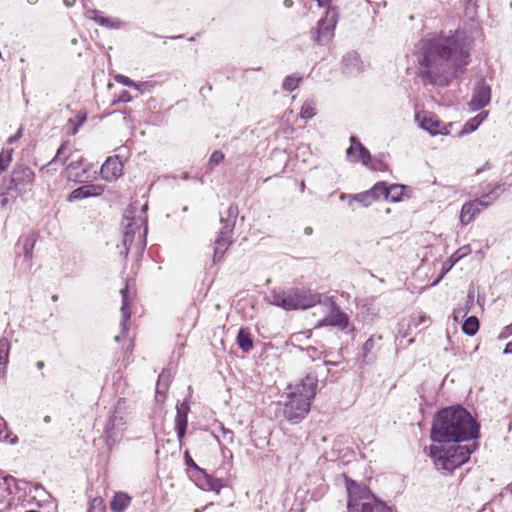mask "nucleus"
Masks as SVG:
<instances>
[{
  "mask_svg": "<svg viewBox=\"0 0 512 512\" xmlns=\"http://www.w3.org/2000/svg\"><path fill=\"white\" fill-rule=\"evenodd\" d=\"M478 329H479V321H478L477 317H475V316L468 317L462 325L463 333H465L466 335H469V336L475 335L476 332L478 331Z\"/></svg>",
  "mask_w": 512,
  "mask_h": 512,
  "instance_id": "a878e982",
  "label": "nucleus"
},
{
  "mask_svg": "<svg viewBox=\"0 0 512 512\" xmlns=\"http://www.w3.org/2000/svg\"><path fill=\"white\" fill-rule=\"evenodd\" d=\"M468 57V46L457 34L420 40L413 53V62L417 75L425 83L445 86L456 77L458 69L468 63Z\"/></svg>",
  "mask_w": 512,
  "mask_h": 512,
  "instance_id": "f257e3e1",
  "label": "nucleus"
},
{
  "mask_svg": "<svg viewBox=\"0 0 512 512\" xmlns=\"http://www.w3.org/2000/svg\"><path fill=\"white\" fill-rule=\"evenodd\" d=\"M76 0H63V3L67 6V7H71L75 4Z\"/></svg>",
  "mask_w": 512,
  "mask_h": 512,
  "instance_id": "13d9d810",
  "label": "nucleus"
},
{
  "mask_svg": "<svg viewBox=\"0 0 512 512\" xmlns=\"http://www.w3.org/2000/svg\"><path fill=\"white\" fill-rule=\"evenodd\" d=\"M343 72L349 75L356 74L362 69V62L357 53L349 52L343 58Z\"/></svg>",
  "mask_w": 512,
  "mask_h": 512,
  "instance_id": "4be33fe9",
  "label": "nucleus"
},
{
  "mask_svg": "<svg viewBox=\"0 0 512 512\" xmlns=\"http://www.w3.org/2000/svg\"><path fill=\"white\" fill-rule=\"evenodd\" d=\"M471 450L455 443L436 442L429 447V455L438 470L451 472L468 461Z\"/></svg>",
  "mask_w": 512,
  "mask_h": 512,
  "instance_id": "20e7f679",
  "label": "nucleus"
},
{
  "mask_svg": "<svg viewBox=\"0 0 512 512\" xmlns=\"http://www.w3.org/2000/svg\"><path fill=\"white\" fill-rule=\"evenodd\" d=\"M168 379V376L163 372L159 375L156 392L157 394L165 393L168 387V384L165 382Z\"/></svg>",
  "mask_w": 512,
  "mask_h": 512,
  "instance_id": "c9c22d12",
  "label": "nucleus"
},
{
  "mask_svg": "<svg viewBox=\"0 0 512 512\" xmlns=\"http://www.w3.org/2000/svg\"><path fill=\"white\" fill-rule=\"evenodd\" d=\"M123 173V164L118 157H109L101 167V176L106 181H115Z\"/></svg>",
  "mask_w": 512,
  "mask_h": 512,
  "instance_id": "a211bd4d",
  "label": "nucleus"
},
{
  "mask_svg": "<svg viewBox=\"0 0 512 512\" xmlns=\"http://www.w3.org/2000/svg\"><path fill=\"white\" fill-rule=\"evenodd\" d=\"M122 296V306H121V329L123 332L127 330L126 323L130 319L131 316V310H130V303L133 301L135 296L134 289L130 286L129 282H126V285L124 288L120 291Z\"/></svg>",
  "mask_w": 512,
  "mask_h": 512,
  "instance_id": "2eb2a0df",
  "label": "nucleus"
},
{
  "mask_svg": "<svg viewBox=\"0 0 512 512\" xmlns=\"http://www.w3.org/2000/svg\"><path fill=\"white\" fill-rule=\"evenodd\" d=\"M21 135H22V128H19L18 132L15 135L10 136L8 138V143H14L21 137Z\"/></svg>",
  "mask_w": 512,
  "mask_h": 512,
  "instance_id": "8fccbe9b",
  "label": "nucleus"
},
{
  "mask_svg": "<svg viewBox=\"0 0 512 512\" xmlns=\"http://www.w3.org/2000/svg\"><path fill=\"white\" fill-rule=\"evenodd\" d=\"M316 115V103L312 100H307L303 103L300 111V117L308 120Z\"/></svg>",
  "mask_w": 512,
  "mask_h": 512,
  "instance_id": "bb28decb",
  "label": "nucleus"
},
{
  "mask_svg": "<svg viewBox=\"0 0 512 512\" xmlns=\"http://www.w3.org/2000/svg\"><path fill=\"white\" fill-rule=\"evenodd\" d=\"M473 298H474L473 294H472V293H470V294L468 295V302L470 301V302L472 303V302H473Z\"/></svg>",
  "mask_w": 512,
  "mask_h": 512,
  "instance_id": "338daca9",
  "label": "nucleus"
},
{
  "mask_svg": "<svg viewBox=\"0 0 512 512\" xmlns=\"http://www.w3.org/2000/svg\"><path fill=\"white\" fill-rule=\"evenodd\" d=\"M468 310H469L468 307H466L465 309H461V308L455 309L453 312L454 319L458 320L459 317L465 316L468 313Z\"/></svg>",
  "mask_w": 512,
  "mask_h": 512,
  "instance_id": "a18cd8bd",
  "label": "nucleus"
},
{
  "mask_svg": "<svg viewBox=\"0 0 512 512\" xmlns=\"http://www.w3.org/2000/svg\"><path fill=\"white\" fill-rule=\"evenodd\" d=\"M36 367H37L38 369H42V368L44 367V362H43V361H38V362L36 363Z\"/></svg>",
  "mask_w": 512,
  "mask_h": 512,
  "instance_id": "0e129e2a",
  "label": "nucleus"
},
{
  "mask_svg": "<svg viewBox=\"0 0 512 512\" xmlns=\"http://www.w3.org/2000/svg\"><path fill=\"white\" fill-rule=\"evenodd\" d=\"M349 512H391L384 502L376 499L366 488H361L355 483L348 487Z\"/></svg>",
  "mask_w": 512,
  "mask_h": 512,
  "instance_id": "423d86ee",
  "label": "nucleus"
},
{
  "mask_svg": "<svg viewBox=\"0 0 512 512\" xmlns=\"http://www.w3.org/2000/svg\"><path fill=\"white\" fill-rule=\"evenodd\" d=\"M138 205L137 203H132L124 212L123 215V225L125 226V232L123 236V246L125 251L121 254L125 256L128 254L129 248L133 242L135 237L136 230L139 232V236L143 238V242H145L146 234H147V219L146 217L136 216Z\"/></svg>",
  "mask_w": 512,
  "mask_h": 512,
  "instance_id": "0eeeda50",
  "label": "nucleus"
},
{
  "mask_svg": "<svg viewBox=\"0 0 512 512\" xmlns=\"http://www.w3.org/2000/svg\"><path fill=\"white\" fill-rule=\"evenodd\" d=\"M483 117L481 115H477L471 121L466 123L465 130L466 131H474L482 122Z\"/></svg>",
  "mask_w": 512,
  "mask_h": 512,
  "instance_id": "ea45409f",
  "label": "nucleus"
},
{
  "mask_svg": "<svg viewBox=\"0 0 512 512\" xmlns=\"http://www.w3.org/2000/svg\"><path fill=\"white\" fill-rule=\"evenodd\" d=\"M455 253L458 254L460 259H462L463 257L471 253V248L469 245H465L460 247Z\"/></svg>",
  "mask_w": 512,
  "mask_h": 512,
  "instance_id": "c03bdc74",
  "label": "nucleus"
},
{
  "mask_svg": "<svg viewBox=\"0 0 512 512\" xmlns=\"http://www.w3.org/2000/svg\"><path fill=\"white\" fill-rule=\"evenodd\" d=\"M317 385V376L308 374L298 383L287 387L286 400L281 408V414L287 421L299 423L306 417L316 395Z\"/></svg>",
  "mask_w": 512,
  "mask_h": 512,
  "instance_id": "7ed1b4c3",
  "label": "nucleus"
},
{
  "mask_svg": "<svg viewBox=\"0 0 512 512\" xmlns=\"http://www.w3.org/2000/svg\"><path fill=\"white\" fill-rule=\"evenodd\" d=\"M10 344L6 338L0 339V369H4L7 364Z\"/></svg>",
  "mask_w": 512,
  "mask_h": 512,
  "instance_id": "cd10ccee",
  "label": "nucleus"
},
{
  "mask_svg": "<svg viewBox=\"0 0 512 512\" xmlns=\"http://www.w3.org/2000/svg\"><path fill=\"white\" fill-rule=\"evenodd\" d=\"M479 426L462 407L445 408L435 417L431 429L434 442L456 443L477 438Z\"/></svg>",
  "mask_w": 512,
  "mask_h": 512,
  "instance_id": "f03ea898",
  "label": "nucleus"
},
{
  "mask_svg": "<svg viewBox=\"0 0 512 512\" xmlns=\"http://www.w3.org/2000/svg\"><path fill=\"white\" fill-rule=\"evenodd\" d=\"M488 198H490V196L485 195L473 202L465 203L461 209V223L463 225L469 224L478 213H480L484 208H486L490 204V202L486 200Z\"/></svg>",
  "mask_w": 512,
  "mask_h": 512,
  "instance_id": "f8f14e48",
  "label": "nucleus"
},
{
  "mask_svg": "<svg viewBox=\"0 0 512 512\" xmlns=\"http://www.w3.org/2000/svg\"><path fill=\"white\" fill-rule=\"evenodd\" d=\"M37 1H38V0H27V2H28L29 4H35V3H37Z\"/></svg>",
  "mask_w": 512,
  "mask_h": 512,
  "instance_id": "774afa93",
  "label": "nucleus"
},
{
  "mask_svg": "<svg viewBox=\"0 0 512 512\" xmlns=\"http://www.w3.org/2000/svg\"><path fill=\"white\" fill-rule=\"evenodd\" d=\"M429 319L428 317H426L425 315H421L418 319V321L414 324L416 327L421 325V324H424L425 322H427Z\"/></svg>",
  "mask_w": 512,
  "mask_h": 512,
  "instance_id": "864d4df0",
  "label": "nucleus"
},
{
  "mask_svg": "<svg viewBox=\"0 0 512 512\" xmlns=\"http://www.w3.org/2000/svg\"><path fill=\"white\" fill-rule=\"evenodd\" d=\"M34 172L28 167H18L14 169L10 184L15 190H19L25 185H30L34 181Z\"/></svg>",
  "mask_w": 512,
  "mask_h": 512,
  "instance_id": "6ab92c4d",
  "label": "nucleus"
},
{
  "mask_svg": "<svg viewBox=\"0 0 512 512\" xmlns=\"http://www.w3.org/2000/svg\"><path fill=\"white\" fill-rule=\"evenodd\" d=\"M325 365H337V362H331V361H324Z\"/></svg>",
  "mask_w": 512,
  "mask_h": 512,
  "instance_id": "69168bd1",
  "label": "nucleus"
},
{
  "mask_svg": "<svg viewBox=\"0 0 512 512\" xmlns=\"http://www.w3.org/2000/svg\"><path fill=\"white\" fill-rule=\"evenodd\" d=\"M81 163L79 161L71 162L68 164L66 171H67V178L69 180H73L75 182H80V175L78 172H75L79 169Z\"/></svg>",
  "mask_w": 512,
  "mask_h": 512,
  "instance_id": "7c9ffc66",
  "label": "nucleus"
},
{
  "mask_svg": "<svg viewBox=\"0 0 512 512\" xmlns=\"http://www.w3.org/2000/svg\"><path fill=\"white\" fill-rule=\"evenodd\" d=\"M13 149H6L0 153V174L5 171L12 161Z\"/></svg>",
  "mask_w": 512,
  "mask_h": 512,
  "instance_id": "c756f323",
  "label": "nucleus"
},
{
  "mask_svg": "<svg viewBox=\"0 0 512 512\" xmlns=\"http://www.w3.org/2000/svg\"><path fill=\"white\" fill-rule=\"evenodd\" d=\"M306 351L312 360L319 358L321 355H324V357H327V354H326V351L324 350L323 345H321L320 347L309 346V347H307Z\"/></svg>",
  "mask_w": 512,
  "mask_h": 512,
  "instance_id": "2f4dec72",
  "label": "nucleus"
},
{
  "mask_svg": "<svg viewBox=\"0 0 512 512\" xmlns=\"http://www.w3.org/2000/svg\"><path fill=\"white\" fill-rule=\"evenodd\" d=\"M185 459H186V463H187V465L192 466V467H195V468H197V469H198V466H197V465L194 463V461L190 458V456H189V454H188V452H187V451H186V453H185Z\"/></svg>",
  "mask_w": 512,
  "mask_h": 512,
  "instance_id": "603ef678",
  "label": "nucleus"
},
{
  "mask_svg": "<svg viewBox=\"0 0 512 512\" xmlns=\"http://www.w3.org/2000/svg\"><path fill=\"white\" fill-rule=\"evenodd\" d=\"M372 345H373V340L370 338V339H368V340L365 342V344H364V349H365V350H368V349H370V348L372 347Z\"/></svg>",
  "mask_w": 512,
  "mask_h": 512,
  "instance_id": "6e6d98bb",
  "label": "nucleus"
},
{
  "mask_svg": "<svg viewBox=\"0 0 512 512\" xmlns=\"http://www.w3.org/2000/svg\"><path fill=\"white\" fill-rule=\"evenodd\" d=\"M505 354H512V340L506 344L504 349Z\"/></svg>",
  "mask_w": 512,
  "mask_h": 512,
  "instance_id": "5fc2aeb1",
  "label": "nucleus"
},
{
  "mask_svg": "<svg viewBox=\"0 0 512 512\" xmlns=\"http://www.w3.org/2000/svg\"><path fill=\"white\" fill-rule=\"evenodd\" d=\"M115 81L124 85V86H127V87H134L136 89H139L140 86L142 84H138V83H135L133 80H131L130 78H128L127 76H124V75H116L115 76Z\"/></svg>",
  "mask_w": 512,
  "mask_h": 512,
  "instance_id": "72a5a7b5",
  "label": "nucleus"
},
{
  "mask_svg": "<svg viewBox=\"0 0 512 512\" xmlns=\"http://www.w3.org/2000/svg\"><path fill=\"white\" fill-rule=\"evenodd\" d=\"M224 159V154L221 151H214L209 159V166L212 169Z\"/></svg>",
  "mask_w": 512,
  "mask_h": 512,
  "instance_id": "58836bf2",
  "label": "nucleus"
},
{
  "mask_svg": "<svg viewBox=\"0 0 512 512\" xmlns=\"http://www.w3.org/2000/svg\"><path fill=\"white\" fill-rule=\"evenodd\" d=\"M319 309L324 313V317L319 319L316 327L333 326L340 330H344L348 327V316L340 310L330 297H324L323 301L320 303Z\"/></svg>",
  "mask_w": 512,
  "mask_h": 512,
  "instance_id": "1a4fd4ad",
  "label": "nucleus"
},
{
  "mask_svg": "<svg viewBox=\"0 0 512 512\" xmlns=\"http://www.w3.org/2000/svg\"><path fill=\"white\" fill-rule=\"evenodd\" d=\"M206 485H207V489L216 491L217 493L220 492V489L222 487L219 480L214 479L210 476H206Z\"/></svg>",
  "mask_w": 512,
  "mask_h": 512,
  "instance_id": "4c0bfd02",
  "label": "nucleus"
},
{
  "mask_svg": "<svg viewBox=\"0 0 512 512\" xmlns=\"http://www.w3.org/2000/svg\"><path fill=\"white\" fill-rule=\"evenodd\" d=\"M284 5L287 8H290L293 5V2H292V0H284Z\"/></svg>",
  "mask_w": 512,
  "mask_h": 512,
  "instance_id": "680f3d73",
  "label": "nucleus"
},
{
  "mask_svg": "<svg viewBox=\"0 0 512 512\" xmlns=\"http://www.w3.org/2000/svg\"><path fill=\"white\" fill-rule=\"evenodd\" d=\"M64 152H65V145L63 144L58 149L55 158L52 161H50L48 165H51L52 163H56L57 161H59L61 159L62 155H64Z\"/></svg>",
  "mask_w": 512,
  "mask_h": 512,
  "instance_id": "de8ad7c7",
  "label": "nucleus"
},
{
  "mask_svg": "<svg viewBox=\"0 0 512 512\" xmlns=\"http://www.w3.org/2000/svg\"><path fill=\"white\" fill-rule=\"evenodd\" d=\"M404 189V186L402 185H392L390 187H387L384 182L376 183L370 190L369 193L371 195V199L374 201L384 197L386 199L390 198L391 201L397 202L398 196L393 194V191H398Z\"/></svg>",
  "mask_w": 512,
  "mask_h": 512,
  "instance_id": "aec40b11",
  "label": "nucleus"
},
{
  "mask_svg": "<svg viewBox=\"0 0 512 512\" xmlns=\"http://www.w3.org/2000/svg\"><path fill=\"white\" fill-rule=\"evenodd\" d=\"M491 99V90L488 85H486L484 82H479L475 89L473 96L469 102V106L471 110L477 111L484 106H486Z\"/></svg>",
  "mask_w": 512,
  "mask_h": 512,
  "instance_id": "4468645a",
  "label": "nucleus"
},
{
  "mask_svg": "<svg viewBox=\"0 0 512 512\" xmlns=\"http://www.w3.org/2000/svg\"><path fill=\"white\" fill-rule=\"evenodd\" d=\"M189 411L190 407L187 402H182L176 406L175 429L180 444H182L186 434Z\"/></svg>",
  "mask_w": 512,
  "mask_h": 512,
  "instance_id": "f3484780",
  "label": "nucleus"
},
{
  "mask_svg": "<svg viewBox=\"0 0 512 512\" xmlns=\"http://www.w3.org/2000/svg\"><path fill=\"white\" fill-rule=\"evenodd\" d=\"M89 512H104L103 501L99 498H94L91 502Z\"/></svg>",
  "mask_w": 512,
  "mask_h": 512,
  "instance_id": "a19ab883",
  "label": "nucleus"
},
{
  "mask_svg": "<svg viewBox=\"0 0 512 512\" xmlns=\"http://www.w3.org/2000/svg\"><path fill=\"white\" fill-rule=\"evenodd\" d=\"M301 80H302V78L299 76L289 75L284 79L282 88L285 91L292 92L299 86Z\"/></svg>",
  "mask_w": 512,
  "mask_h": 512,
  "instance_id": "c85d7f7f",
  "label": "nucleus"
},
{
  "mask_svg": "<svg viewBox=\"0 0 512 512\" xmlns=\"http://www.w3.org/2000/svg\"><path fill=\"white\" fill-rule=\"evenodd\" d=\"M126 429V420H125V417L122 413L118 412V411H115L107 425H106V435H107V438L113 442H115L116 440H118L124 433Z\"/></svg>",
  "mask_w": 512,
  "mask_h": 512,
  "instance_id": "ddd939ff",
  "label": "nucleus"
},
{
  "mask_svg": "<svg viewBox=\"0 0 512 512\" xmlns=\"http://www.w3.org/2000/svg\"><path fill=\"white\" fill-rule=\"evenodd\" d=\"M354 199L362 203L364 206H369L374 201L373 199H371L369 191L355 195Z\"/></svg>",
  "mask_w": 512,
  "mask_h": 512,
  "instance_id": "e433bc0d",
  "label": "nucleus"
},
{
  "mask_svg": "<svg viewBox=\"0 0 512 512\" xmlns=\"http://www.w3.org/2000/svg\"><path fill=\"white\" fill-rule=\"evenodd\" d=\"M237 207L230 206L227 209V217L224 218L221 216L220 223L222 224V227L218 233L217 238L215 239V248H214V255H213V262L217 263L220 262L223 258L225 252L229 248V246L232 244V235H233V229L235 226V220L237 216Z\"/></svg>",
  "mask_w": 512,
  "mask_h": 512,
  "instance_id": "6e6552de",
  "label": "nucleus"
},
{
  "mask_svg": "<svg viewBox=\"0 0 512 512\" xmlns=\"http://www.w3.org/2000/svg\"><path fill=\"white\" fill-rule=\"evenodd\" d=\"M512 334V324L511 325H508L506 326L502 332L500 333L499 335V338L500 339H504V338H507L509 335Z\"/></svg>",
  "mask_w": 512,
  "mask_h": 512,
  "instance_id": "09e8293b",
  "label": "nucleus"
},
{
  "mask_svg": "<svg viewBox=\"0 0 512 512\" xmlns=\"http://www.w3.org/2000/svg\"><path fill=\"white\" fill-rule=\"evenodd\" d=\"M132 100L131 95L127 91H122L118 97L119 102H130Z\"/></svg>",
  "mask_w": 512,
  "mask_h": 512,
  "instance_id": "49530a36",
  "label": "nucleus"
},
{
  "mask_svg": "<svg viewBox=\"0 0 512 512\" xmlns=\"http://www.w3.org/2000/svg\"><path fill=\"white\" fill-rule=\"evenodd\" d=\"M460 260L458 254L453 253L447 262H445L443 268L445 271H449L458 261Z\"/></svg>",
  "mask_w": 512,
  "mask_h": 512,
  "instance_id": "79ce46f5",
  "label": "nucleus"
},
{
  "mask_svg": "<svg viewBox=\"0 0 512 512\" xmlns=\"http://www.w3.org/2000/svg\"><path fill=\"white\" fill-rule=\"evenodd\" d=\"M419 126L429 132L431 135H446L449 133L447 127L441 123V121L432 113L429 112H418L415 116Z\"/></svg>",
  "mask_w": 512,
  "mask_h": 512,
  "instance_id": "9b49d317",
  "label": "nucleus"
},
{
  "mask_svg": "<svg viewBox=\"0 0 512 512\" xmlns=\"http://www.w3.org/2000/svg\"><path fill=\"white\" fill-rule=\"evenodd\" d=\"M351 145L347 149V158L351 162H361L363 165H368L371 155L370 152L361 144L356 137L350 138Z\"/></svg>",
  "mask_w": 512,
  "mask_h": 512,
  "instance_id": "dca6fc26",
  "label": "nucleus"
},
{
  "mask_svg": "<svg viewBox=\"0 0 512 512\" xmlns=\"http://www.w3.org/2000/svg\"><path fill=\"white\" fill-rule=\"evenodd\" d=\"M131 498L123 492L114 495L111 501V509L114 512H122L130 504Z\"/></svg>",
  "mask_w": 512,
  "mask_h": 512,
  "instance_id": "b1692460",
  "label": "nucleus"
},
{
  "mask_svg": "<svg viewBox=\"0 0 512 512\" xmlns=\"http://www.w3.org/2000/svg\"><path fill=\"white\" fill-rule=\"evenodd\" d=\"M168 379V376L163 372L159 375L156 392L157 394L165 393L168 387V384L165 382Z\"/></svg>",
  "mask_w": 512,
  "mask_h": 512,
  "instance_id": "f704fd0d",
  "label": "nucleus"
},
{
  "mask_svg": "<svg viewBox=\"0 0 512 512\" xmlns=\"http://www.w3.org/2000/svg\"><path fill=\"white\" fill-rule=\"evenodd\" d=\"M324 297L317 292L304 289H290L286 291H272L269 296L271 304L285 310L308 309L319 305Z\"/></svg>",
  "mask_w": 512,
  "mask_h": 512,
  "instance_id": "39448f33",
  "label": "nucleus"
},
{
  "mask_svg": "<svg viewBox=\"0 0 512 512\" xmlns=\"http://www.w3.org/2000/svg\"><path fill=\"white\" fill-rule=\"evenodd\" d=\"M87 120V112L79 111L74 118H70L66 124V133L68 135H75L80 126Z\"/></svg>",
  "mask_w": 512,
  "mask_h": 512,
  "instance_id": "5701e85b",
  "label": "nucleus"
},
{
  "mask_svg": "<svg viewBox=\"0 0 512 512\" xmlns=\"http://www.w3.org/2000/svg\"><path fill=\"white\" fill-rule=\"evenodd\" d=\"M306 336V333H298L293 336L296 341H300L302 337Z\"/></svg>",
  "mask_w": 512,
  "mask_h": 512,
  "instance_id": "bf43d9fd",
  "label": "nucleus"
},
{
  "mask_svg": "<svg viewBox=\"0 0 512 512\" xmlns=\"http://www.w3.org/2000/svg\"><path fill=\"white\" fill-rule=\"evenodd\" d=\"M8 202V198L5 193H0V207L3 208Z\"/></svg>",
  "mask_w": 512,
  "mask_h": 512,
  "instance_id": "3c124183",
  "label": "nucleus"
},
{
  "mask_svg": "<svg viewBox=\"0 0 512 512\" xmlns=\"http://www.w3.org/2000/svg\"><path fill=\"white\" fill-rule=\"evenodd\" d=\"M237 344L244 351L248 352L253 348V341L250 332L246 329H240L237 335Z\"/></svg>",
  "mask_w": 512,
  "mask_h": 512,
  "instance_id": "393cba45",
  "label": "nucleus"
},
{
  "mask_svg": "<svg viewBox=\"0 0 512 512\" xmlns=\"http://www.w3.org/2000/svg\"><path fill=\"white\" fill-rule=\"evenodd\" d=\"M338 22V12L335 8L327 9L325 15L318 21L315 41L325 44L334 35V29Z\"/></svg>",
  "mask_w": 512,
  "mask_h": 512,
  "instance_id": "9d476101",
  "label": "nucleus"
},
{
  "mask_svg": "<svg viewBox=\"0 0 512 512\" xmlns=\"http://www.w3.org/2000/svg\"><path fill=\"white\" fill-rule=\"evenodd\" d=\"M331 0H317L319 6H325L330 3Z\"/></svg>",
  "mask_w": 512,
  "mask_h": 512,
  "instance_id": "052dcab7",
  "label": "nucleus"
},
{
  "mask_svg": "<svg viewBox=\"0 0 512 512\" xmlns=\"http://www.w3.org/2000/svg\"><path fill=\"white\" fill-rule=\"evenodd\" d=\"M315 306H316V310L313 314L324 317V313L322 312L321 309H319V305H315Z\"/></svg>",
  "mask_w": 512,
  "mask_h": 512,
  "instance_id": "4d7b16f0",
  "label": "nucleus"
},
{
  "mask_svg": "<svg viewBox=\"0 0 512 512\" xmlns=\"http://www.w3.org/2000/svg\"><path fill=\"white\" fill-rule=\"evenodd\" d=\"M402 191H403V189L398 190V191H393V194L398 196V201L400 200V196L402 195Z\"/></svg>",
  "mask_w": 512,
  "mask_h": 512,
  "instance_id": "e2e57ef3",
  "label": "nucleus"
},
{
  "mask_svg": "<svg viewBox=\"0 0 512 512\" xmlns=\"http://www.w3.org/2000/svg\"><path fill=\"white\" fill-rule=\"evenodd\" d=\"M104 192V187L97 184L84 185L74 189L68 196V201H77L89 197L100 196Z\"/></svg>",
  "mask_w": 512,
  "mask_h": 512,
  "instance_id": "412c9836",
  "label": "nucleus"
},
{
  "mask_svg": "<svg viewBox=\"0 0 512 512\" xmlns=\"http://www.w3.org/2000/svg\"><path fill=\"white\" fill-rule=\"evenodd\" d=\"M85 16L88 19H91V20L95 21L96 23H98V20L101 18V16L99 15V12L97 10H94V9L87 10L85 12Z\"/></svg>",
  "mask_w": 512,
  "mask_h": 512,
  "instance_id": "37998d69",
  "label": "nucleus"
},
{
  "mask_svg": "<svg viewBox=\"0 0 512 512\" xmlns=\"http://www.w3.org/2000/svg\"><path fill=\"white\" fill-rule=\"evenodd\" d=\"M98 24L108 28H119L122 23L118 19H111L101 16V18L98 20Z\"/></svg>",
  "mask_w": 512,
  "mask_h": 512,
  "instance_id": "473e14b6",
  "label": "nucleus"
}]
</instances>
